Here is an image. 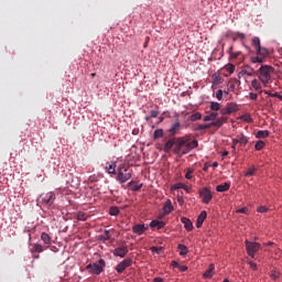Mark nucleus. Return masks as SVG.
Instances as JSON below:
<instances>
[{"instance_id":"obj_59","label":"nucleus","mask_w":282,"mask_h":282,"mask_svg":"<svg viewBox=\"0 0 282 282\" xmlns=\"http://www.w3.org/2000/svg\"><path fill=\"white\" fill-rule=\"evenodd\" d=\"M171 265L172 268H180V263L177 261H172Z\"/></svg>"},{"instance_id":"obj_5","label":"nucleus","mask_w":282,"mask_h":282,"mask_svg":"<svg viewBox=\"0 0 282 282\" xmlns=\"http://www.w3.org/2000/svg\"><path fill=\"white\" fill-rule=\"evenodd\" d=\"M105 265H107V262H105V259H99L98 264H88L86 267V270H90L93 274H101V272L105 271Z\"/></svg>"},{"instance_id":"obj_9","label":"nucleus","mask_w":282,"mask_h":282,"mask_svg":"<svg viewBox=\"0 0 282 282\" xmlns=\"http://www.w3.org/2000/svg\"><path fill=\"white\" fill-rule=\"evenodd\" d=\"M112 254L115 257H120L121 259H124V257L129 254V248H127V246L118 247L112 251Z\"/></svg>"},{"instance_id":"obj_29","label":"nucleus","mask_w":282,"mask_h":282,"mask_svg":"<svg viewBox=\"0 0 282 282\" xmlns=\"http://www.w3.org/2000/svg\"><path fill=\"white\" fill-rule=\"evenodd\" d=\"M227 108L230 113H236V111H239V106H237V104H235V102L228 104Z\"/></svg>"},{"instance_id":"obj_38","label":"nucleus","mask_w":282,"mask_h":282,"mask_svg":"<svg viewBox=\"0 0 282 282\" xmlns=\"http://www.w3.org/2000/svg\"><path fill=\"white\" fill-rule=\"evenodd\" d=\"M264 148H265V142H263L262 140L258 141L254 145L256 151H261Z\"/></svg>"},{"instance_id":"obj_3","label":"nucleus","mask_w":282,"mask_h":282,"mask_svg":"<svg viewBox=\"0 0 282 282\" xmlns=\"http://www.w3.org/2000/svg\"><path fill=\"white\" fill-rule=\"evenodd\" d=\"M245 243H246L247 254H249L251 259H254V256L257 254V252L261 250V243L249 241V240H246Z\"/></svg>"},{"instance_id":"obj_30","label":"nucleus","mask_w":282,"mask_h":282,"mask_svg":"<svg viewBox=\"0 0 282 282\" xmlns=\"http://www.w3.org/2000/svg\"><path fill=\"white\" fill-rule=\"evenodd\" d=\"M251 63H265V57H262L261 55L258 56H251L250 57Z\"/></svg>"},{"instance_id":"obj_53","label":"nucleus","mask_w":282,"mask_h":282,"mask_svg":"<svg viewBox=\"0 0 282 282\" xmlns=\"http://www.w3.org/2000/svg\"><path fill=\"white\" fill-rule=\"evenodd\" d=\"M206 130L205 126L204 124H198L196 128H195V131H204Z\"/></svg>"},{"instance_id":"obj_62","label":"nucleus","mask_w":282,"mask_h":282,"mask_svg":"<svg viewBox=\"0 0 282 282\" xmlns=\"http://www.w3.org/2000/svg\"><path fill=\"white\" fill-rule=\"evenodd\" d=\"M191 173H193V171H188L186 174H185V177H191Z\"/></svg>"},{"instance_id":"obj_60","label":"nucleus","mask_w":282,"mask_h":282,"mask_svg":"<svg viewBox=\"0 0 282 282\" xmlns=\"http://www.w3.org/2000/svg\"><path fill=\"white\" fill-rule=\"evenodd\" d=\"M117 180H118V182H119L120 184H124V182H127L128 178L118 177Z\"/></svg>"},{"instance_id":"obj_63","label":"nucleus","mask_w":282,"mask_h":282,"mask_svg":"<svg viewBox=\"0 0 282 282\" xmlns=\"http://www.w3.org/2000/svg\"><path fill=\"white\" fill-rule=\"evenodd\" d=\"M226 155H228V151L223 152V158H226Z\"/></svg>"},{"instance_id":"obj_10","label":"nucleus","mask_w":282,"mask_h":282,"mask_svg":"<svg viewBox=\"0 0 282 282\" xmlns=\"http://www.w3.org/2000/svg\"><path fill=\"white\" fill-rule=\"evenodd\" d=\"M148 229V227L141 224H137L132 227V231L134 232V235H144Z\"/></svg>"},{"instance_id":"obj_43","label":"nucleus","mask_w":282,"mask_h":282,"mask_svg":"<svg viewBox=\"0 0 282 282\" xmlns=\"http://www.w3.org/2000/svg\"><path fill=\"white\" fill-rule=\"evenodd\" d=\"M213 85H219L221 83V77L219 75H213Z\"/></svg>"},{"instance_id":"obj_42","label":"nucleus","mask_w":282,"mask_h":282,"mask_svg":"<svg viewBox=\"0 0 282 282\" xmlns=\"http://www.w3.org/2000/svg\"><path fill=\"white\" fill-rule=\"evenodd\" d=\"M197 120H202V115L199 112H195L191 116V121L195 122Z\"/></svg>"},{"instance_id":"obj_41","label":"nucleus","mask_w":282,"mask_h":282,"mask_svg":"<svg viewBox=\"0 0 282 282\" xmlns=\"http://www.w3.org/2000/svg\"><path fill=\"white\" fill-rule=\"evenodd\" d=\"M164 135V130L159 129L154 131V140H159V138H162Z\"/></svg>"},{"instance_id":"obj_23","label":"nucleus","mask_w":282,"mask_h":282,"mask_svg":"<svg viewBox=\"0 0 282 282\" xmlns=\"http://www.w3.org/2000/svg\"><path fill=\"white\" fill-rule=\"evenodd\" d=\"M218 116L219 115L217 112H210L209 115L205 116L203 120L204 122H210V121L214 122V120H217Z\"/></svg>"},{"instance_id":"obj_35","label":"nucleus","mask_w":282,"mask_h":282,"mask_svg":"<svg viewBox=\"0 0 282 282\" xmlns=\"http://www.w3.org/2000/svg\"><path fill=\"white\" fill-rule=\"evenodd\" d=\"M109 215L112 217H117V215H120V209L116 206L110 207Z\"/></svg>"},{"instance_id":"obj_1","label":"nucleus","mask_w":282,"mask_h":282,"mask_svg":"<svg viewBox=\"0 0 282 282\" xmlns=\"http://www.w3.org/2000/svg\"><path fill=\"white\" fill-rule=\"evenodd\" d=\"M274 74V67L270 65H262L257 73V76L264 87H268L272 83V75Z\"/></svg>"},{"instance_id":"obj_19","label":"nucleus","mask_w":282,"mask_h":282,"mask_svg":"<svg viewBox=\"0 0 282 282\" xmlns=\"http://www.w3.org/2000/svg\"><path fill=\"white\" fill-rule=\"evenodd\" d=\"M178 188H183V191L191 193V188L184 183H176L172 185V191H178Z\"/></svg>"},{"instance_id":"obj_45","label":"nucleus","mask_w":282,"mask_h":282,"mask_svg":"<svg viewBox=\"0 0 282 282\" xmlns=\"http://www.w3.org/2000/svg\"><path fill=\"white\" fill-rule=\"evenodd\" d=\"M220 116H230V110H228V106L220 109Z\"/></svg>"},{"instance_id":"obj_47","label":"nucleus","mask_w":282,"mask_h":282,"mask_svg":"<svg viewBox=\"0 0 282 282\" xmlns=\"http://www.w3.org/2000/svg\"><path fill=\"white\" fill-rule=\"evenodd\" d=\"M256 171H257V170H256L254 167H251V169H249V170L246 172V175H249V176L257 175Z\"/></svg>"},{"instance_id":"obj_28","label":"nucleus","mask_w":282,"mask_h":282,"mask_svg":"<svg viewBox=\"0 0 282 282\" xmlns=\"http://www.w3.org/2000/svg\"><path fill=\"white\" fill-rule=\"evenodd\" d=\"M41 239H42V241H44V243H45L46 246H51V245H52V237H50V236L47 235V232H42Z\"/></svg>"},{"instance_id":"obj_7","label":"nucleus","mask_w":282,"mask_h":282,"mask_svg":"<svg viewBox=\"0 0 282 282\" xmlns=\"http://www.w3.org/2000/svg\"><path fill=\"white\" fill-rule=\"evenodd\" d=\"M199 197L203 204H210L213 202V192L208 187H204L199 191Z\"/></svg>"},{"instance_id":"obj_54","label":"nucleus","mask_w":282,"mask_h":282,"mask_svg":"<svg viewBox=\"0 0 282 282\" xmlns=\"http://www.w3.org/2000/svg\"><path fill=\"white\" fill-rule=\"evenodd\" d=\"M228 91H235V83L228 84Z\"/></svg>"},{"instance_id":"obj_24","label":"nucleus","mask_w":282,"mask_h":282,"mask_svg":"<svg viewBox=\"0 0 282 282\" xmlns=\"http://www.w3.org/2000/svg\"><path fill=\"white\" fill-rule=\"evenodd\" d=\"M67 183L70 185L72 188H78V186H80V178L79 177L69 178Z\"/></svg>"},{"instance_id":"obj_17","label":"nucleus","mask_w":282,"mask_h":282,"mask_svg":"<svg viewBox=\"0 0 282 282\" xmlns=\"http://www.w3.org/2000/svg\"><path fill=\"white\" fill-rule=\"evenodd\" d=\"M166 226V223L162 220H152L150 223V228H158V230H162Z\"/></svg>"},{"instance_id":"obj_2","label":"nucleus","mask_w":282,"mask_h":282,"mask_svg":"<svg viewBox=\"0 0 282 282\" xmlns=\"http://www.w3.org/2000/svg\"><path fill=\"white\" fill-rule=\"evenodd\" d=\"M105 170L109 175H118V177H127L129 173H127V165H118L117 162H107Z\"/></svg>"},{"instance_id":"obj_46","label":"nucleus","mask_w":282,"mask_h":282,"mask_svg":"<svg viewBox=\"0 0 282 282\" xmlns=\"http://www.w3.org/2000/svg\"><path fill=\"white\" fill-rule=\"evenodd\" d=\"M216 98H217V100H221L224 98V90L218 89L216 91Z\"/></svg>"},{"instance_id":"obj_49","label":"nucleus","mask_w":282,"mask_h":282,"mask_svg":"<svg viewBox=\"0 0 282 282\" xmlns=\"http://www.w3.org/2000/svg\"><path fill=\"white\" fill-rule=\"evenodd\" d=\"M258 213H268V207H265V206H260V207H258Z\"/></svg>"},{"instance_id":"obj_15","label":"nucleus","mask_w":282,"mask_h":282,"mask_svg":"<svg viewBox=\"0 0 282 282\" xmlns=\"http://www.w3.org/2000/svg\"><path fill=\"white\" fill-rule=\"evenodd\" d=\"M142 186L143 184L138 181H131L128 183V188H130V191H140Z\"/></svg>"},{"instance_id":"obj_33","label":"nucleus","mask_w":282,"mask_h":282,"mask_svg":"<svg viewBox=\"0 0 282 282\" xmlns=\"http://www.w3.org/2000/svg\"><path fill=\"white\" fill-rule=\"evenodd\" d=\"M178 250L181 257H186V254H188V248L184 245H178Z\"/></svg>"},{"instance_id":"obj_20","label":"nucleus","mask_w":282,"mask_h":282,"mask_svg":"<svg viewBox=\"0 0 282 282\" xmlns=\"http://www.w3.org/2000/svg\"><path fill=\"white\" fill-rule=\"evenodd\" d=\"M230 189V183H223L216 186L217 193H226V191Z\"/></svg>"},{"instance_id":"obj_57","label":"nucleus","mask_w":282,"mask_h":282,"mask_svg":"<svg viewBox=\"0 0 282 282\" xmlns=\"http://www.w3.org/2000/svg\"><path fill=\"white\" fill-rule=\"evenodd\" d=\"M249 265H250L251 270H257V263L250 261Z\"/></svg>"},{"instance_id":"obj_27","label":"nucleus","mask_w":282,"mask_h":282,"mask_svg":"<svg viewBox=\"0 0 282 282\" xmlns=\"http://www.w3.org/2000/svg\"><path fill=\"white\" fill-rule=\"evenodd\" d=\"M269 137H270V131H268V130H259L256 133V138H258V139H263V138H269Z\"/></svg>"},{"instance_id":"obj_52","label":"nucleus","mask_w":282,"mask_h":282,"mask_svg":"<svg viewBox=\"0 0 282 282\" xmlns=\"http://www.w3.org/2000/svg\"><path fill=\"white\" fill-rule=\"evenodd\" d=\"M152 252H156L158 254H160V250H162V247L158 248V247H151Z\"/></svg>"},{"instance_id":"obj_61","label":"nucleus","mask_w":282,"mask_h":282,"mask_svg":"<svg viewBox=\"0 0 282 282\" xmlns=\"http://www.w3.org/2000/svg\"><path fill=\"white\" fill-rule=\"evenodd\" d=\"M204 126H205V129H210L212 127H215V124H213V121L210 123H206Z\"/></svg>"},{"instance_id":"obj_12","label":"nucleus","mask_w":282,"mask_h":282,"mask_svg":"<svg viewBox=\"0 0 282 282\" xmlns=\"http://www.w3.org/2000/svg\"><path fill=\"white\" fill-rule=\"evenodd\" d=\"M227 122H228V117L221 115V117H219L218 119L213 121L212 124H215V127H217V129H220V127H224V124H226Z\"/></svg>"},{"instance_id":"obj_16","label":"nucleus","mask_w":282,"mask_h":282,"mask_svg":"<svg viewBox=\"0 0 282 282\" xmlns=\"http://www.w3.org/2000/svg\"><path fill=\"white\" fill-rule=\"evenodd\" d=\"M256 54L257 56H262V58H268V56H270V51L260 46L259 48H256Z\"/></svg>"},{"instance_id":"obj_58","label":"nucleus","mask_w":282,"mask_h":282,"mask_svg":"<svg viewBox=\"0 0 282 282\" xmlns=\"http://www.w3.org/2000/svg\"><path fill=\"white\" fill-rule=\"evenodd\" d=\"M178 270H180L181 272H186V270H188V267H186V265H180Z\"/></svg>"},{"instance_id":"obj_32","label":"nucleus","mask_w":282,"mask_h":282,"mask_svg":"<svg viewBox=\"0 0 282 282\" xmlns=\"http://www.w3.org/2000/svg\"><path fill=\"white\" fill-rule=\"evenodd\" d=\"M100 241H109L111 239V234L109 230H105L104 235L99 236Z\"/></svg>"},{"instance_id":"obj_8","label":"nucleus","mask_w":282,"mask_h":282,"mask_svg":"<svg viewBox=\"0 0 282 282\" xmlns=\"http://www.w3.org/2000/svg\"><path fill=\"white\" fill-rule=\"evenodd\" d=\"M132 263H133V260H131V259H124V260L121 261L119 264H117L116 271H117L119 274H122V272L124 271L126 268H131Z\"/></svg>"},{"instance_id":"obj_13","label":"nucleus","mask_w":282,"mask_h":282,"mask_svg":"<svg viewBox=\"0 0 282 282\" xmlns=\"http://www.w3.org/2000/svg\"><path fill=\"white\" fill-rule=\"evenodd\" d=\"M206 217H208V213L206 210L200 212L199 216L197 217L196 220V228H199L200 226L204 225V221L206 220Z\"/></svg>"},{"instance_id":"obj_48","label":"nucleus","mask_w":282,"mask_h":282,"mask_svg":"<svg viewBox=\"0 0 282 282\" xmlns=\"http://www.w3.org/2000/svg\"><path fill=\"white\" fill-rule=\"evenodd\" d=\"M158 116H160V111H158V110L150 111V118H158Z\"/></svg>"},{"instance_id":"obj_18","label":"nucleus","mask_w":282,"mask_h":282,"mask_svg":"<svg viewBox=\"0 0 282 282\" xmlns=\"http://www.w3.org/2000/svg\"><path fill=\"white\" fill-rule=\"evenodd\" d=\"M182 224H184V228L185 230H193V223L191 221V219H188L187 217H182L181 218Z\"/></svg>"},{"instance_id":"obj_14","label":"nucleus","mask_w":282,"mask_h":282,"mask_svg":"<svg viewBox=\"0 0 282 282\" xmlns=\"http://www.w3.org/2000/svg\"><path fill=\"white\" fill-rule=\"evenodd\" d=\"M181 127H182V124L180 123V119H176V121L169 129L170 135H175V133H177V131H180Z\"/></svg>"},{"instance_id":"obj_37","label":"nucleus","mask_w":282,"mask_h":282,"mask_svg":"<svg viewBox=\"0 0 282 282\" xmlns=\"http://www.w3.org/2000/svg\"><path fill=\"white\" fill-rule=\"evenodd\" d=\"M252 45H253L254 50H259V47H261V40L259 37H253Z\"/></svg>"},{"instance_id":"obj_6","label":"nucleus","mask_w":282,"mask_h":282,"mask_svg":"<svg viewBox=\"0 0 282 282\" xmlns=\"http://www.w3.org/2000/svg\"><path fill=\"white\" fill-rule=\"evenodd\" d=\"M197 147H199L197 140L188 142L187 139H184V144L182 147L183 155H186V153H191V151H193V149H197Z\"/></svg>"},{"instance_id":"obj_51","label":"nucleus","mask_w":282,"mask_h":282,"mask_svg":"<svg viewBox=\"0 0 282 282\" xmlns=\"http://www.w3.org/2000/svg\"><path fill=\"white\" fill-rule=\"evenodd\" d=\"M237 213L246 215V213H248V208L247 207H242V208L238 209Z\"/></svg>"},{"instance_id":"obj_11","label":"nucleus","mask_w":282,"mask_h":282,"mask_svg":"<svg viewBox=\"0 0 282 282\" xmlns=\"http://www.w3.org/2000/svg\"><path fill=\"white\" fill-rule=\"evenodd\" d=\"M184 147V139L178 138L174 142V153L178 155V153H182V148Z\"/></svg>"},{"instance_id":"obj_56","label":"nucleus","mask_w":282,"mask_h":282,"mask_svg":"<svg viewBox=\"0 0 282 282\" xmlns=\"http://www.w3.org/2000/svg\"><path fill=\"white\" fill-rule=\"evenodd\" d=\"M237 144H239V139L238 138L232 140V149L234 150L236 149Z\"/></svg>"},{"instance_id":"obj_4","label":"nucleus","mask_w":282,"mask_h":282,"mask_svg":"<svg viewBox=\"0 0 282 282\" xmlns=\"http://www.w3.org/2000/svg\"><path fill=\"white\" fill-rule=\"evenodd\" d=\"M54 199H56L55 194L53 192H48L40 195L37 202L39 204H42V206H52L54 204Z\"/></svg>"},{"instance_id":"obj_34","label":"nucleus","mask_w":282,"mask_h":282,"mask_svg":"<svg viewBox=\"0 0 282 282\" xmlns=\"http://www.w3.org/2000/svg\"><path fill=\"white\" fill-rule=\"evenodd\" d=\"M238 143L242 144V147H246V144H248V137L243 134L238 135Z\"/></svg>"},{"instance_id":"obj_40","label":"nucleus","mask_w":282,"mask_h":282,"mask_svg":"<svg viewBox=\"0 0 282 282\" xmlns=\"http://www.w3.org/2000/svg\"><path fill=\"white\" fill-rule=\"evenodd\" d=\"M32 252H37V253L43 252V246L39 243L34 245L32 248Z\"/></svg>"},{"instance_id":"obj_44","label":"nucleus","mask_w":282,"mask_h":282,"mask_svg":"<svg viewBox=\"0 0 282 282\" xmlns=\"http://www.w3.org/2000/svg\"><path fill=\"white\" fill-rule=\"evenodd\" d=\"M240 119L243 120V122H249V123L252 122V117L250 115H248V113L242 115L240 117Z\"/></svg>"},{"instance_id":"obj_31","label":"nucleus","mask_w":282,"mask_h":282,"mask_svg":"<svg viewBox=\"0 0 282 282\" xmlns=\"http://www.w3.org/2000/svg\"><path fill=\"white\" fill-rule=\"evenodd\" d=\"M209 109L212 111H219V109H221V105L217 101H210Z\"/></svg>"},{"instance_id":"obj_50","label":"nucleus","mask_w":282,"mask_h":282,"mask_svg":"<svg viewBox=\"0 0 282 282\" xmlns=\"http://www.w3.org/2000/svg\"><path fill=\"white\" fill-rule=\"evenodd\" d=\"M249 98H250V100H257V98H259V96L254 93H250Z\"/></svg>"},{"instance_id":"obj_22","label":"nucleus","mask_w":282,"mask_h":282,"mask_svg":"<svg viewBox=\"0 0 282 282\" xmlns=\"http://www.w3.org/2000/svg\"><path fill=\"white\" fill-rule=\"evenodd\" d=\"M163 209L165 215H171V213H173V204L171 203V199L165 202Z\"/></svg>"},{"instance_id":"obj_36","label":"nucleus","mask_w":282,"mask_h":282,"mask_svg":"<svg viewBox=\"0 0 282 282\" xmlns=\"http://www.w3.org/2000/svg\"><path fill=\"white\" fill-rule=\"evenodd\" d=\"M174 145H175V140H169V141L165 143L164 151L169 152V150H170V149H173Z\"/></svg>"},{"instance_id":"obj_55","label":"nucleus","mask_w":282,"mask_h":282,"mask_svg":"<svg viewBox=\"0 0 282 282\" xmlns=\"http://www.w3.org/2000/svg\"><path fill=\"white\" fill-rule=\"evenodd\" d=\"M177 203L180 204V206H184V197L177 196Z\"/></svg>"},{"instance_id":"obj_26","label":"nucleus","mask_w":282,"mask_h":282,"mask_svg":"<svg viewBox=\"0 0 282 282\" xmlns=\"http://www.w3.org/2000/svg\"><path fill=\"white\" fill-rule=\"evenodd\" d=\"M251 87H253L256 91H259V94H263V90H261V82H259L258 79H253L251 82Z\"/></svg>"},{"instance_id":"obj_39","label":"nucleus","mask_w":282,"mask_h":282,"mask_svg":"<svg viewBox=\"0 0 282 282\" xmlns=\"http://www.w3.org/2000/svg\"><path fill=\"white\" fill-rule=\"evenodd\" d=\"M230 58H239L241 56V52H232V46L229 48Z\"/></svg>"},{"instance_id":"obj_25","label":"nucleus","mask_w":282,"mask_h":282,"mask_svg":"<svg viewBox=\"0 0 282 282\" xmlns=\"http://www.w3.org/2000/svg\"><path fill=\"white\" fill-rule=\"evenodd\" d=\"M75 217L78 221H87V219H89V215L85 212L77 213Z\"/></svg>"},{"instance_id":"obj_64","label":"nucleus","mask_w":282,"mask_h":282,"mask_svg":"<svg viewBox=\"0 0 282 282\" xmlns=\"http://www.w3.org/2000/svg\"><path fill=\"white\" fill-rule=\"evenodd\" d=\"M90 76H91V78H95L96 73H91Z\"/></svg>"},{"instance_id":"obj_21","label":"nucleus","mask_w":282,"mask_h":282,"mask_svg":"<svg viewBox=\"0 0 282 282\" xmlns=\"http://www.w3.org/2000/svg\"><path fill=\"white\" fill-rule=\"evenodd\" d=\"M215 271V264H209L208 269L204 272V279H213V272Z\"/></svg>"}]
</instances>
